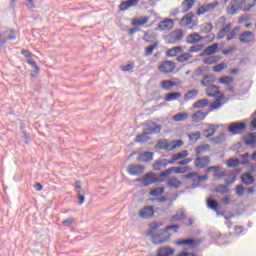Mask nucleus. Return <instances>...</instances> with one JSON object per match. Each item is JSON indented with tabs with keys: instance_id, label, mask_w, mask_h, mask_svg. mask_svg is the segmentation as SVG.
Wrapping results in <instances>:
<instances>
[{
	"instance_id": "obj_1",
	"label": "nucleus",
	"mask_w": 256,
	"mask_h": 256,
	"mask_svg": "<svg viewBox=\"0 0 256 256\" xmlns=\"http://www.w3.org/2000/svg\"><path fill=\"white\" fill-rule=\"evenodd\" d=\"M256 5V0H233L231 2V15H235V13H239V11H251L253 7Z\"/></svg>"
},
{
	"instance_id": "obj_2",
	"label": "nucleus",
	"mask_w": 256,
	"mask_h": 256,
	"mask_svg": "<svg viewBox=\"0 0 256 256\" xmlns=\"http://www.w3.org/2000/svg\"><path fill=\"white\" fill-rule=\"evenodd\" d=\"M137 183H142L144 187H149V185H153V183H163L165 182L164 176H161V172L159 174L148 173L141 178L136 179Z\"/></svg>"
},
{
	"instance_id": "obj_3",
	"label": "nucleus",
	"mask_w": 256,
	"mask_h": 256,
	"mask_svg": "<svg viewBox=\"0 0 256 256\" xmlns=\"http://www.w3.org/2000/svg\"><path fill=\"white\" fill-rule=\"evenodd\" d=\"M19 37V32L15 29L8 28L4 32H0V49L5 47L7 41H15Z\"/></svg>"
},
{
	"instance_id": "obj_4",
	"label": "nucleus",
	"mask_w": 256,
	"mask_h": 256,
	"mask_svg": "<svg viewBox=\"0 0 256 256\" xmlns=\"http://www.w3.org/2000/svg\"><path fill=\"white\" fill-rule=\"evenodd\" d=\"M246 129L247 123L240 121L232 122L227 127V131L228 133H231V135H243Z\"/></svg>"
},
{
	"instance_id": "obj_5",
	"label": "nucleus",
	"mask_w": 256,
	"mask_h": 256,
	"mask_svg": "<svg viewBox=\"0 0 256 256\" xmlns=\"http://www.w3.org/2000/svg\"><path fill=\"white\" fill-rule=\"evenodd\" d=\"M206 173H212L214 181H219L224 177H227V171L223 170V167L219 165L208 167Z\"/></svg>"
},
{
	"instance_id": "obj_6",
	"label": "nucleus",
	"mask_w": 256,
	"mask_h": 256,
	"mask_svg": "<svg viewBox=\"0 0 256 256\" xmlns=\"http://www.w3.org/2000/svg\"><path fill=\"white\" fill-rule=\"evenodd\" d=\"M187 171H191V167L189 166L170 167L167 170L161 172V177H164V181H166L167 177H169L171 173L183 174V173H187Z\"/></svg>"
},
{
	"instance_id": "obj_7",
	"label": "nucleus",
	"mask_w": 256,
	"mask_h": 256,
	"mask_svg": "<svg viewBox=\"0 0 256 256\" xmlns=\"http://www.w3.org/2000/svg\"><path fill=\"white\" fill-rule=\"evenodd\" d=\"M207 205L209 209H212V211H215V213L219 216V217H224V219H233V215H225V213L219 212V202L216 199H212L209 198L207 200Z\"/></svg>"
},
{
	"instance_id": "obj_8",
	"label": "nucleus",
	"mask_w": 256,
	"mask_h": 256,
	"mask_svg": "<svg viewBox=\"0 0 256 256\" xmlns=\"http://www.w3.org/2000/svg\"><path fill=\"white\" fill-rule=\"evenodd\" d=\"M161 129H163V126L154 121L148 122L144 125V131L149 135H157L158 133H161Z\"/></svg>"
},
{
	"instance_id": "obj_9",
	"label": "nucleus",
	"mask_w": 256,
	"mask_h": 256,
	"mask_svg": "<svg viewBox=\"0 0 256 256\" xmlns=\"http://www.w3.org/2000/svg\"><path fill=\"white\" fill-rule=\"evenodd\" d=\"M138 216L140 217V219H153V217H155V207L153 206L143 207L139 211Z\"/></svg>"
},
{
	"instance_id": "obj_10",
	"label": "nucleus",
	"mask_w": 256,
	"mask_h": 256,
	"mask_svg": "<svg viewBox=\"0 0 256 256\" xmlns=\"http://www.w3.org/2000/svg\"><path fill=\"white\" fill-rule=\"evenodd\" d=\"M184 34H183V30L182 29H178L175 31H172L169 35H168V43L170 45H175V43H179V41H181V39H183Z\"/></svg>"
},
{
	"instance_id": "obj_11",
	"label": "nucleus",
	"mask_w": 256,
	"mask_h": 256,
	"mask_svg": "<svg viewBox=\"0 0 256 256\" xmlns=\"http://www.w3.org/2000/svg\"><path fill=\"white\" fill-rule=\"evenodd\" d=\"M210 163L211 158L209 156H197L194 159V167H196V169H205V167H207V165Z\"/></svg>"
},
{
	"instance_id": "obj_12",
	"label": "nucleus",
	"mask_w": 256,
	"mask_h": 256,
	"mask_svg": "<svg viewBox=\"0 0 256 256\" xmlns=\"http://www.w3.org/2000/svg\"><path fill=\"white\" fill-rule=\"evenodd\" d=\"M175 67H177L175 62L166 60L158 67V69L161 71V73L167 74L173 73L175 71Z\"/></svg>"
},
{
	"instance_id": "obj_13",
	"label": "nucleus",
	"mask_w": 256,
	"mask_h": 256,
	"mask_svg": "<svg viewBox=\"0 0 256 256\" xmlns=\"http://www.w3.org/2000/svg\"><path fill=\"white\" fill-rule=\"evenodd\" d=\"M165 231H163L162 233H156L154 235H152V243L154 245H161L163 243H167V241H169L170 236L169 235H165Z\"/></svg>"
},
{
	"instance_id": "obj_14",
	"label": "nucleus",
	"mask_w": 256,
	"mask_h": 256,
	"mask_svg": "<svg viewBox=\"0 0 256 256\" xmlns=\"http://www.w3.org/2000/svg\"><path fill=\"white\" fill-rule=\"evenodd\" d=\"M199 173L197 172H190L186 175L182 176V179H191L192 185L190 186V189H197V187H201V184L199 183Z\"/></svg>"
},
{
	"instance_id": "obj_15",
	"label": "nucleus",
	"mask_w": 256,
	"mask_h": 256,
	"mask_svg": "<svg viewBox=\"0 0 256 256\" xmlns=\"http://www.w3.org/2000/svg\"><path fill=\"white\" fill-rule=\"evenodd\" d=\"M127 171L129 175H132V176L143 175V171H145V166L130 164L127 168Z\"/></svg>"
},
{
	"instance_id": "obj_16",
	"label": "nucleus",
	"mask_w": 256,
	"mask_h": 256,
	"mask_svg": "<svg viewBox=\"0 0 256 256\" xmlns=\"http://www.w3.org/2000/svg\"><path fill=\"white\" fill-rule=\"evenodd\" d=\"M209 35H207L206 37H203L201 35H199V33H193L188 35V37L186 38V43H188L189 45H195V43H199L200 41H205V39H208Z\"/></svg>"
},
{
	"instance_id": "obj_17",
	"label": "nucleus",
	"mask_w": 256,
	"mask_h": 256,
	"mask_svg": "<svg viewBox=\"0 0 256 256\" xmlns=\"http://www.w3.org/2000/svg\"><path fill=\"white\" fill-rule=\"evenodd\" d=\"M175 27V21L173 19H165L158 24L160 31H171Z\"/></svg>"
},
{
	"instance_id": "obj_18",
	"label": "nucleus",
	"mask_w": 256,
	"mask_h": 256,
	"mask_svg": "<svg viewBox=\"0 0 256 256\" xmlns=\"http://www.w3.org/2000/svg\"><path fill=\"white\" fill-rule=\"evenodd\" d=\"M219 49V44L215 43L208 47H206L200 54L199 57H207L211 55H215V52Z\"/></svg>"
},
{
	"instance_id": "obj_19",
	"label": "nucleus",
	"mask_w": 256,
	"mask_h": 256,
	"mask_svg": "<svg viewBox=\"0 0 256 256\" xmlns=\"http://www.w3.org/2000/svg\"><path fill=\"white\" fill-rule=\"evenodd\" d=\"M253 37H255V33L251 31H245L239 35V41L240 43L244 44L251 43V41H253Z\"/></svg>"
},
{
	"instance_id": "obj_20",
	"label": "nucleus",
	"mask_w": 256,
	"mask_h": 256,
	"mask_svg": "<svg viewBox=\"0 0 256 256\" xmlns=\"http://www.w3.org/2000/svg\"><path fill=\"white\" fill-rule=\"evenodd\" d=\"M194 17L195 13L193 12L185 14L180 20V27H188V25H191Z\"/></svg>"
},
{
	"instance_id": "obj_21",
	"label": "nucleus",
	"mask_w": 256,
	"mask_h": 256,
	"mask_svg": "<svg viewBox=\"0 0 256 256\" xmlns=\"http://www.w3.org/2000/svg\"><path fill=\"white\" fill-rule=\"evenodd\" d=\"M233 27V24L231 22H228L223 28H221L217 34V39H225L227 35H229V32L231 31Z\"/></svg>"
},
{
	"instance_id": "obj_22",
	"label": "nucleus",
	"mask_w": 256,
	"mask_h": 256,
	"mask_svg": "<svg viewBox=\"0 0 256 256\" xmlns=\"http://www.w3.org/2000/svg\"><path fill=\"white\" fill-rule=\"evenodd\" d=\"M209 115V112L205 113L201 110L196 111L195 113L192 114L191 119L193 123H199L201 121H204V119Z\"/></svg>"
},
{
	"instance_id": "obj_23",
	"label": "nucleus",
	"mask_w": 256,
	"mask_h": 256,
	"mask_svg": "<svg viewBox=\"0 0 256 256\" xmlns=\"http://www.w3.org/2000/svg\"><path fill=\"white\" fill-rule=\"evenodd\" d=\"M138 161L140 163H149L153 161V152H142L138 154Z\"/></svg>"
},
{
	"instance_id": "obj_24",
	"label": "nucleus",
	"mask_w": 256,
	"mask_h": 256,
	"mask_svg": "<svg viewBox=\"0 0 256 256\" xmlns=\"http://www.w3.org/2000/svg\"><path fill=\"white\" fill-rule=\"evenodd\" d=\"M137 3H139L138 0L124 1L119 5V9L120 11H127L128 9H131V7H136Z\"/></svg>"
},
{
	"instance_id": "obj_25",
	"label": "nucleus",
	"mask_w": 256,
	"mask_h": 256,
	"mask_svg": "<svg viewBox=\"0 0 256 256\" xmlns=\"http://www.w3.org/2000/svg\"><path fill=\"white\" fill-rule=\"evenodd\" d=\"M179 53H183V47L175 46L166 51V57H177V55H179Z\"/></svg>"
},
{
	"instance_id": "obj_26",
	"label": "nucleus",
	"mask_w": 256,
	"mask_h": 256,
	"mask_svg": "<svg viewBox=\"0 0 256 256\" xmlns=\"http://www.w3.org/2000/svg\"><path fill=\"white\" fill-rule=\"evenodd\" d=\"M187 217V214L185 213V209L178 210L174 215L171 216L170 221H183Z\"/></svg>"
},
{
	"instance_id": "obj_27",
	"label": "nucleus",
	"mask_w": 256,
	"mask_h": 256,
	"mask_svg": "<svg viewBox=\"0 0 256 256\" xmlns=\"http://www.w3.org/2000/svg\"><path fill=\"white\" fill-rule=\"evenodd\" d=\"M207 151H211V146L209 144H202L195 148L196 157H200L203 153H207Z\"/></svg>"
},
{
	"instance_id": "obj_28",
	"label": "nucleus",
	"mask_w": 256,
	"mask_h": 256,
	"mask_svg": "<svg viewBox=\"0 0 256 256\" xmlns=\"http://www.w3.org/2000/svg\"><path fill=\"white\" fill-rule=\"evenodd\" d=\"M158 149H164L165 151H173V142L169 143L167 140H158Z\"/></svg>"
},
{
	"instance_id": "obj_29",
	"label": "nucleus",
	"mask_w": 256,
	"mask_h": 256,
	"mask_svg": "<svg viewBox=\"0 0 256 256\" xmlns=\"http://www.w3.org/2000/svg\"><path fill=\"white\" fill-rule=\"evenodd\" d=\"M176 245L178 246H189V247H195V245H197V242H195V239H182V240H177L175 242Z\"/></svg>"
},
{
	"instance_id": "obj_30",
	"label": "nucleus",
	"mask_w": 256,
	"mask_h": 256,
	"mask_svg": "<svg viewBox=\"0 0 256 256\" xmlns=\"http://www.w3.org/2000/svg\"><path fill=\"white\" fill-rule=\"evenodd\" d=\"M221 61V57L217 55H211L204 58L203 63L204 65H215V63H219Z\"/></svg>"
},
{
	"instance_id": "obj_31",
	"label": "nucleus",
	"mask_w": 256,
	"mask_h": 256,
	"mask_svg": "<svg viewBox=\"0 0 256 256\" xmlns=\"http://www.w3.org/2000/svg\"><path fill=\"white\" fill-rule=\"evenodd\" d=\"M167 185L170 187V189H179V187L183 185V182H181L176 177H172L168 180Z\"/></svg>"
},
{
	"instance_id": "obj_32",
	"label": "nucleus",
	"mask_w": 256,
	"mask_h": 256,
	"mask_svg": "<svg viewBox=\"0 0 256 256\" xmlns=\"http://www.w3.org/2000/svg\"><path fill=\"white\" fill-rule=\"evenodd\" d=\"M219 93V86L212 85L208 86V88L206 89V95L208 97H217Z\"/></svg>"
},
{
	"instance_id": "obj_33",
	"label": "nucleus",
	"mask_w": 256,
	"mask_h": 256,
	"mask_svg": "<svg viewBox=\"0 0 256 256\" xmlns=\"http://www.w3.org/2000/svg\"><path fill=\"white\" fill-rule=\"evenodd\" d=\"M151 137H149V134L144 130L142 134H138L135 138V143H147Z\"/></svg>"
},
{
	"instance_id": "obj_34",
	"label": "nucleus",
	"mask_w": 256,
	"mask_h": 256,
	"mask_svg": "<svg viewBox=\"0 0 256 256\" xmlns=\"http://www.w3.org/2000/svg\"><path fill=\"white\" fill-rule=\"evenodd\" d=\"M242 179V183H244V185H253V183H255V178L253 177V175L249 174V173H244L241 177Z\"/></svg>"
},
{
	"instance_id": "obj_35",
	"label": "nucleus",
	"mask_w": 256,
	"mask_h": 256,
	"mask_svg": "<svg viewBox=\"0 0 256 256\" xmlns=\"http://www.w3.org/2000/svg\"><path fill=\"white\" fill-rule=\"evenodd\" d=\"M160 86L164 91H169L171 88L176 87L177 83L171 80H164L160 83Z\"/></svg>"
},
{
	"instance_id": "obj_36",
	"label": "nucleus",
	"mask_w": 256,
	"mask_h": 256,
	"mask_svg": "<svg viewBox=\"0 0 256 256\" xmlns=\"http://www.w3.org/2000/svg\"><path fill=\"white\" fill-rule=\"evenodd\" d=\"M193 5H195V0H184L182 2V13H187L193 8Z\"/></svg>"
},
{
	"instance_id": "obj_37",
	"label": "nucleus",
	"mask_w": 256,
	"mask_h": 256,
	"mask_svg": "<svg viewBox=\"0 0 256 256\" xmlns=\"http://www.w3.org/2000/svg\"><path fill=\"white\" fill-rule=\"evenodd\" d=\"M173 121L179 122V121H187V119H189V113L187 112H179L177 114H175L172 117Z\"/></svg>"
},
{
	"instance_id": "obj_38",
	"label": "nucleus",
	"mask_w": 256,
	"mask_h": 256,
	"mask_svg": "<svg viewBox=\"0 0 256 256\" xmlns=\"http://www.w3.org/2000/svg\"><path fill=\"white\" fill-rule=\"evenodd\" d=\"M199 95V90H190L184 94V101H192Z\"/></svg>"
},
{
	"instance_id": "obj_39",
	"label": "nucleus",
	"mask_w": 256,
	"mask_h": 256,
	"mask_svg": "<svg viewBox=\"0 0 256 256\" xmlns=\"http://www.w3.org/2000/svg\"><path fill=\"white\" fill-rule=\"evenodd\" d=\"M225 133H221L216 137L211 138V143H213V145H221L222 143H225Z\"/></svg>"
},
{
	"instance_id": "obj_40",
	"label": "nucleus",
	"mask_w": 256,
	"mask_h": 256,
	"mask_svg": "<svg viewBox=\"0 0 256 256\" xmlns=\"http://www.w3.org/2000/svg\"><path fill=\"white\" fill-rule=\"evenodd\" d=\"M239 33V27H234L230 29L228 35L226 36V41H233V39H237V34Z\"/></svg>"
},
{
	"instance_id": "obj_41",
	"label": "nucleus",
	"mask_w": 256,
	"mask_h": 256,
	"mask_svg": "<svg viewBox=\"0 0 256 256\" xmlns=\"http://www.w3.org/2000/svg\"><path fill=\"white\" fill-rule=\"evenodd\" d=\"M181 97V92H172L168 93L165 97V101L171 102V101H177Z\"/></svg>"
},
{
	"instance_id": "obj_42",
	"label": "nucleus",
	"mask_w": 256,
	"mask_h": 256,
	"mask_svg": "<svg viewBox=\"0 0 256 256\" xmlns=\"http://www.w3.org/2000/svg\"><path fill=\"white\" fill-rule=\"evenodd\" d=\"M224 181L226 185H233L237 181V176L233 173L227 174L224 176Z\"/></svg>"
},
{
	"instance_id": "obj_43",
	"label": "nucleus",
	"mask_w": 256,
	"mask_h": 256,
	"mask_svg": "<svg viewBox=\"0 0 256 256\" xmlns=\"http://www.w3.org/2000/svg\"><path fill=\"white\" fill-rule=\"evenodd\" d=\"M191 57H193V56L191 55V53L186 52V53H183V54L177 56V57H176V61H177L178 63H185L186 61H189V59H191Z\"/></svg>"
},
{
	"instance_id": "obj_44",
	"label": "nucleus",
	"mask_w": 256,
	"mask_h": 256,
	"mask_svg": "<svg viewBox=\"0 0 256 256\" xmlns=\"http://www.w3.org/2000/svg\"><path fill=\"white\" fill-rule=\"evenodd\" d=\"M226 165L229 169H233V167H238V165H241V161L239 158H230L227 160Z\"/></svg>"
},
{
	"instance_id": "obj_45",
	"label": "nucleus",
	"mask_w": 256,
	"mask_h": 256,
	"mask_svg": "<svg viewBox=\"0 0 256 256\" xmlns=\"http://www.w3.org/2000/svg\"><path fill=\"white\" fill-rule=\"evenodd\" d=\"M211 83H215V78L212 75H206L204 79L201 81V85L203 87H209Z\"/></svg>"
},
{
	"instance_id": "obj_46",
	"label": "nucleus",
	"mask_w": 256,
	"mask_h": 256,
	"mask_svg": "<svg viewBox=\"0 0 256 256\" xmlns=\"http://www.w3.org/2000/svg\"><path fill=\"white\" fill-rule=\"evenodd\" d=\"M208 105H209V100L200 99L193 104V107L194 109H201L203 107H207Z\"/></svg>"
},
{
	"instance_id": "obj_47",
	"label": "nucleus",
	"mask_w": 256,
	"mask_h": 256,
	"mask_svg": "<svg viewBox=\"0 0 256 256\" xmlns=\"http://www.w3.org/2000/svg\"><path fill=\"white\" fill-rule=\"evenodd\" d=\"M146 23H149V17H143L141 20L133 19L131 24L133 27H139L141 25H145Z\"/></svg>"
},
{
	"instance_id": "obj_48",
	"label": "nucleus",
	"mask_w": 256,
	"mask_h": 256,
	"mask_svg": "<svg viewBox=\"0 0 256 256\" xmlns=\"http://www.w3.org/2000/svg\"><path fill=\"white\" fill-rule=\"evenodd\" d=\"M163 193H165V188L156 187L150 190L149 195H151L152 197H159V195H163Z\"/></svg>"
},
{
	"instance_id": "obj_49",
	"label": "nucleus",
	"mask_w": 256,
	"mask_h": 256,
	"mask_svg": "<svg viewBox=\"0 0 256 256\" xmlns=\"http://www.w3.org/2000/svg\"><path fill=\"white\" fill-rule=\"evenodd\" d=\"M161 225H163V223L161 222H156L152 224L150 229L147 231V235H149L150 237H152L153 235H156L155 231H157L159 227H161Z\"/></svg>"
},
{
	"instance_id": "obj_50",
	"label": "nucleus",
	"mask_w": 256,
	"mask_h": 256,
	"mask_svg": "<svg viewBox=\"0 0 256 256\" xmlns=\"http://www.w3.org/2000/svg\"><path fill=\"white\" fill-rule=\"evenodd\" d=\"M152 167H153L154 171H161L163 168H165L167 166H165V160L161 159V160L156 161Z\"/></svg>"
},
{
	"instance_id": "obj_51",
	"label": "nucleus",
	"mask_w": 256,
	"mask_h": 256,
	"mask_svg": "<svg viewBox=\"0 0 256 256\" xmlns=\"http://www.w3.org/2000/svg\"><path fill=\"white\" fill-rule=\"evenodd\" d=\"M204 47H205V45H203V44L191 46L189 48V53H199V51H203Z\"/></svg>"
},
{
	"instance_id": "obj_52",
	"label": "nucleus",
	"mask_w": 256,
	"mask_h": 256,
	"mask_svg": "<svg viewBox=\"0 0 256 256\" xmlns=\"http://www.w3.org/2000/svg\"><path fill=\"white\" fill-rule=\"evenodd\" d=\"M213 31V24L206 23L201 26V33H211Z\"/></svg>"
},
{
	"instance_id": "obj_53",
	"label": "nucleus",
	"mask_w": 256,
	"mask_h": 256,
	"mask_svg": "<svg viewBox=\"0 0 256 256\" xmlns=\"http://www.w3.org/2000/svg\"><path fill=\"white\" fill-rule=\"evenodd\" d=\"M205 71H207V69L205 68V66H200L199 68H197L194 73H193V77H203V74L205 73Z\"/></svg>"
},
{
	"instance_id": "obj_54",
	"label": "nucleus",
	"mask_w": 256,
	"mask_h": 256,
	"mask_svg": "<svg viewBox=\"0 0 256 256\" xmlns=\"http://www.w3.org/2000/svg\"><path fill=\"white\" fill-rule=\"evenodd\" d=\"M215 191L216 193H229V185H218Z\"/></svg>"
},
{
	"instance_id": "obj_55",
	"label": "nucleus",
	"mask_w": 256,
	"mask_h": 256,
	"mask_svg": "<svg viewBox=\"0 0 256 256\" xmlns=\"http://www.w3.org/2000/svg\"><path fill=\"white\" fill-rule=\"evenodd\" d=\"M218 81L222 85H231V83H233V78H231L229 76H223Z\"/></svg>"
},
{
	"instance_id": "obj_56",
	"label": "nucleus",
	"mask_w": 256,
	"mask_h": 256,
	"mask_svg": "<svg viewBox=\"0 0 256 256\" xmlns=\"http://www.w3.org/2000/svg\"><path fill=\"white\" fill-rule=\"evenodd\" d=\"M248 137H250V138L245 140L246 145H253L256 143V139H255L256 133H249Z\"/></svg>"
},
{
	"instance_id": "obj_57",
	"label": "nucleus",
	"mask_w": 256,
	"mask_h": 256,
	"mask_svg": "<svg viewBox=\"0 0 256 256\" xmlns=\"http://www.w3.org/2000/svg\"><path fill=\"white\" fill-rule=\"evenodd\" d=\"M180 229V226L177 225V224H172V225H169L167 226L165 229H164V233H168V231H173L174 233H177Z\"/></svg>"
},
{
	"instance_id": "obj_58",
	"label": "nucleus",
	"mask_w": 256,
	"mask_h": 256,
	"mask_svg": "<svg viewBox=\"0 0 256 256\" xmlns=\"http://www.w3.org/2000/svg\"><path fill=\"white\" fill-rule=\"evenodd\" d=\"M223 69H227V63H220L213 67L214 73H221Z\"/></svg>"
},
{
	"instance_id": "obj_59",
	"label": "nucleus",
	"mask_w": 256,
	"mask_h": 256,
	"mask_svg": "<svg viewBox=\"0 0 256 256\" xmlns=\"http://www.w3.org/2000/svg\"><path fill=\"white\" fill-rule=\"evenodd\" d=\"M188 156H189V152L187 150L174 154L176 161H179V159H185V157H188Z\"/></svg>"
},
{
	"instance_id": "obj_60",
	"label": "nucleus",
	"mask_w": 256,
	"mask_h": 256,
	"mask_svg": "<svg viewBox=\"0 0 256 256\" xmlns=\"http://www.w3.org/2000/svg\"><path fill=\"white\" fill-rule=\"evenodd\" d=\"M190 141H199L201 139V132L197 131L195 133L188 134Z\"/></svg>"
},
{
	"instance_id": "obj_61",
	"label": "nucleus",
	"mask_w": 256,
	"mask_h": 256,
	"mask_svg": "<svg viewBox=\"0 0 256 256\" xmlns=\"http://www.w3.org/2000/svg\"><path fill=\"white\" fill-rule=\"evenodd\" d=\"M241 159H243L240 163L241 165H249V153H244L240 155Z\"/></svg>"
},
{
	"instance_id": "obj_62",
	"label": "nucleus",
	"mask_w": 256,
	"mask_h": 256,
	"mask_svg": "<svg viewBox=\"0 0 256 256\" xmlns=\"http://www.w3.org/2000/svg\"><path fill=\"white\" fill-rule=\"evenodd\" d=\"M28 65H31V67L35 70L36 73H39V66L37 65V62L33 59L27 60Z\"/></svg>"
},
{
	"instance_id": "obj_63",
	"label": "nucleus",
	"mask_w": 256,
	"mask_h": 256,
	"mask_svg": "<svg viewBox=\"0 0 256 256\" xmlns=\"http://www.w3.org/2000/svg\"><path fill=\"white\" fill-rule=\"evenodd\" d=\"M207 12H208L207 6H205V4H204V5L200 6V7L197 9L196 15H198V16L205 15V13H207Z\"/></svg>"
},
{
	"instance_id": "obj_64",
	"label": "nucleus",
	"mask_w": 256,
	"mask_h": 256,
	"mask_svg": "<svg viewBox=\"0 0 256 256\" xmlns=\"http://www.w3.org/2000/svg\"><path fill=\"white\" fill-rule=\"evenodd\" d=\"M217 5H219L218 1L212 2V3H208L205 4L207 11H213L215 9V7H217Z\"/></svg>"
}]
</instances>
